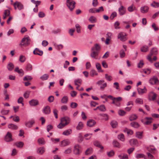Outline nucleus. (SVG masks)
Listing matches in <instances>:
<instances>
[{
    "label": "nucleus",
    "instance_id": "f257e3e1",
    "mask_svg": "<svg viewBox=\"0 0 159 159\" xmlns=\"http://www.w3.org/2000/svg\"><path fill=\"white\" fill-rule=\"evenodd\" d=\"M70 121V119L68 117H65L62 118L61 120V123L57 125V127L59 129L63 128L68 124Z\"/></svg>",
    "mask_w": 159,
    "mask_h": 159
},
{
    "label": "nucleus",
    "instance_id": "f03ea898",
    "mask_svg": "<svg viewBox=\"0 0 159 159\" xmlns=\"http://www.w3.org/2000/svg\"><path fill=\"white\" fill-rule=\"evenodd\" d=\"M157 49L156 48H153L150 51V53L147 57V59L150 62L152 63V60L151 58L152 56L153 55H155L157 53Z\"/></svg>",
    "mask_w": 159,
    "mask_h": 159
},
{
    "label": "nucleus",
    "instance_id": "7ed1b4c3",
    "mask_svg": "<svg viewBox=\"0 0 159 159\" xmlns=\"http://www.w3.org/2000/svg\"><path fill=\"white\" fill-rule=\"evenodd\" d=\"M81 147L78 144L75 145L74 147L73 152L75 155H79L81 152Z\"/></svg>",
    "mask_w": 159,
    "mask_h": 159
},
{
    "label": "nucleus",
    "instance_id": "20e7f679",
    "mask_svg": "<svg viewBox=\"0 0 159 159\" xmlns=\"http://www.w3.org/2000/svg\"><path fill=\"white\" fill-rule=\"evenodd\" d=\"M127 34L123 32H120L118 34L117 38L120 41L124 42L127 40Z\"/></svg>",
    "mask_w": 159,
    "mask_h": 159
},
{
    "label": "nucleus",
    "instance_id": "39448f33",
    "mask_svg": "<svg viewBox=\"0 0 159 159\" xmlns=\"http://www.w3.org/2000/svg\"><path fill=\"white\" fill-rule=\"evenodd\" d=\"M13 5L15 10L18 9L19 10H21L23 9L24 8L23 5L21 2L18 1L15 2Z\"/></svg>",
    "mask_w": 159,
    "mask_h": 159
},
{
    "label": "nucleus",
    "instance_id": "423d86ee",
    "mask_svg": "<svg viewBox=\"0 0 159 159\" xmlns=\"http://www.w3.org/2000/svg\"><path fill=\"white\" fill-rule=\"evenodd\" d=\"M66 4L67 6L71 11H72L75 8V2L72 0H68Z\"/></svg>",
    "mask_w": 159,
    "mask_h": 159
},
{
    "label": "nucleus",
    "instance_id": "0eeeda50",
    "mask_svg": "<svg viewBox=\"0 0 159 159\" xmlns=\"http://www.w3.org/2000/svg\"><path fill=\"white\" fill-rule=\"evenodd\" d=\"M149 83L151 85L159 83L158 79L157 76H154L151 77L148 81Z\"/></svg>",
    "mask_w": 159,
    "mask_h": 159
},
{
    "label": "nucleus",
    "instance_id": "6e6552de",
    "mask_svg": "<svg viewBox=\"0 0 159 159\" xmlns=\"http://www.w3.org/2000/svg\"><path fill=\"white\" fill-rule=\"evenodd\" d=\"M91 52L90 54L91 57L94 59H97V56L98 55L99 52L98 51L94 50V48H91Z\"/></svg>",
    "mask_w": 159,
    "mask_h": 159
},
{
    "label": "nucleus",
    "instance_id": "1a4fd4ad",
    "mask_svg": "<svg viewBox=\"0 0 159 159\" xmlns=\"http://www.w3.org/2000/svg\"><path fill=\"white\" fill-rule=\"evenodd\" d=\"M70 143V142L69 139H65L61 141L60 146L61 147H65L69 146Z\"/></svg>",
    "mask_w": 159,
    "mask_h": 159
},
{
    "label": "nucleus",
    "instance_id": "9d476101",
    "mask_svg": "<svg viewBox=\"0 0 159 159\" xmlns=\"http://www.w3.org/2000/svg\"><path fill=\"white\" fill-rule=\"evenodd\" d=\"M130 144L132 146H138L139 145V143L138 140L134 139H132L129 140Z\"/></svg>",
    "mask_w": 159,
    "mask_h": 159
},
{
    "label": "nucleus",
    "instance_id": "9b49d317",
    "mask_svg": "<svg viewBox=\"0 0 159 159\" xmlns=\"http://www.w3.org/2000/svg\"><path fill=\"white\" fill-rule=\"evenodd\" d=\"M29 39V37H28L24 38L21 40L20 45L21 46H24L25 45L28 44Z\"/></svg>",
    "mask_w": 159,
    "mask_h": 159
},
{
    "label": "nucleus",
    "instance_id": "f8f14e48",
    "mask_svg": "<svg viewBox=\"0 0 159 159\" xmlns=\"http://www.w3.org/2000/svg\"><path fill=\"white\" fill-rule=\"evenodd\" d=\"M5 139L6 142H10L12 140V135L11 133L8 132L6 135Z\"/></svg>",
    "mask_w": 159,
    "mask_h": 159
},
{
    "label": "nucleus",
    "instance_id": "ddd939ff",
    "mask_svg": "<svg viewBox=\"0 0 159 159\" xmlns=\"http://www.w3.org/2000/svg\"><path fill=\"white\" fill-rule=\"evenodd\" d=\"M119 14L120 15L122 16L124 15L126 12V9L123 6H121L118 9Z\"/></svg>",
    "mask_w": 159,
    "mask_h": 159
},
{
    "label": "nucleus",
    "instance_id": "4468645a",
    "mask_svg": "<svg viewBox=\"0 0 159 159\" xmlns=\"http://www.w3.org/2000/svg\"><path fill=\"white\" fill-rule=\"evenodd\" d=\"M96 124V122L93 120H89L87 122V125L89 127L94 126Z\"/></svg>",
    "mask_w": 159,
    "mask_h": 159
},
{
    "label": "nucleus",
    "instance_id": "2eb2a0df",
    "mask_svg": "<svg viewBox=\"0 0 159 159\" xmlns=\"http://www.w3.org/2000/svg\"><path fill=\"white\" fill-rule=\"evenodd\" d=\"M149 7L147 6H144L141 7L140 8V11L142 13H145L148 11Z\"/></svg>",
    "mask_w": 159,
    "mask_h": 159
},
{
    "label": "nucleus",
    "instance_id": "dca6fc26",
    "mask_svg": "<svg viewBox=\"0 0 159 159\" xmlns=\"http://www.w3.org/2000/svg\"><path fill=\"white\" fill-rule=\"evenodd\" d=\"M43 112L46 114L50 113L51 112L50 107L48 106L45 107L43 110Z\"/></svg>",
    "mask_w": 159,
    "mask_h": 159
},
{
    "label": "nucleus",
    "instance_id": "f3484780",
    "mask_svg": "<svg viewBox=\"0 0 159 159\" xmlns=\"http://www.w3.org/2000/svg\"><path fill=\"white\" fill-rule=\"evenodd\" d=\"M29 103L30 106H35L38 104L39 101L37 99H33L30 101Z\"/></svg>",
    "mask_w": 159,
    "mask_h": 159
},
{
    "label": "nucleus",
    "instance_id": "a211bd4d",
    "mask_svg": "<svg viewBox=\"0 0 159 159\" xmlns=\"http://www.w3.org/2000/svg\"><path fill=\"white\" fill-rule=\"evenodd\" d=\"M33 53L35 55L41 56L43 54V51L38 48H36L33 51Z\"/></svg>",
    "mask_w": 159,
    "mask_h": 159
},
{
    "label": "nucleus",
    "instance_id": "6ab92c4d",
    "mask_svg": "<svg viewBox=\"0 0 159 159\" xmlns=\"http://www.w3.org/2000/svg\"><path fill=\"white\" fill-rule=\"evenodd\" d=\"M152 118L151 117H146L143 120L145 121L144 122V124L145 125H149L152 122Z\"/></svg>",
    "mask_w": 159,
    "mask_h": 159
},
{
    "label": "nucleus",
    "instance_id": "aec40b11",
    "mask_svg": "<svg viewBox=\"0 0 159 159\" xmlns=\"http://www.w3.org/2000/svg\"><path fill=\"white\" fill-rule=\"evenodd\" d=\"M137 91L139 93L140 95H142L143 93L146 92L147 89H146L145 87H144L143 89L138 88L137 89Z\"/></svg>",
    "mask_w": 159,
    "mask_h": 159
},
{
    "label": "nucleus",
    "instance_id": "412c9836",
    "mask_svg": "<svg viewBox=\"0 0 159 159\" xmlns=\"http://www.w3.org/2000/svg\"><path fill=\"white\" fill-rule=\"evenodd\" d=\"M34 123V121L32 120L28 122H26L25 123V125L26 127L28 128H30L33 125Z\"/></svg>",
    "mask_w": 159,
    "mask_h": 159
},
{
    "label": "nucleus",
    "instance_id": "4be33fe9",
    "mask_svg": "<svg viewBox=\"0 0 159 159\" xmlns=\"http://www.w3.org/2000/svg\"><path fill=\"white\" fill-rule=\"evenodd\" d=\"M45 151V148L43 147H41L37 149V152L39 154H42L44 153Z\"/></svg>",
    "mask_w": 159,
    "mask_h": 159
},
{
    "label": "nucleus",
    "instance_id": "5701e85b",
    "mask_svg": "<svg viewBox=\"0 0 159 159\" xmlns=\"http://www.w3.org/2000/svg\"><path fill=\"white\" fill-rule=\"evenodd\" d=\"M143 132L137 131L136 132L135 136L138 139H141L143 137Z\"/></svg>",
    "mask_w": 159,
    "mask_h": 159
},
{
    "label": "nucleus",
    "instance_id": "b1692460",
    "mask_svg": "<svg viewBox=\"0 0 159 159\" xmlns=\"http://www.w3.org/2000/svg\"><path fill=\"white\" fill-rule=\"evenodd\" d=\"M10 14V11L8 10H6L4 12V15L3 16V19H5L6 17L9 16Z\"/></svg>",
    "mask_w": 159,
    "mask_h": 159
},
{
    "label": "nucleus",
    "instance_id": "393cba45",
    "mask_svg": "<svg viewBox=\"0 0 159 159\" xmlns=\"http://www.w3.org/2000/svg\"><path fill=\"white\" fill-rule=\"evenodd\" d=\"M110 125L112 128H115L117 126L118 123L116 121L113 120L110 123Z\"/></svg>",
    "mask_w": 159,
    "mask_h": 159
},
{
    "label": "nucleus",
    "instance_id": "a878e982",
    "mask_svg": "<svg viewBox=\"0 0 159 159\" xmlns=\"http://www.w3.org/2000/svg\"><path fill=\"white\" fill-rule=\"evenodd\" d=\"M118 157L120 159H128V156L127 154L122 153L118 155Z\"/></svg>",
    "mask_w": 159,
    "mask_h": 159
},
{
    "label": "nucleus",
    "instance_id": "bb28decb",
    "mask_svg": "<svg viewBox=\"0 0 159 159\" xmlns=\"http://www.w3.org/2000/svg\"><path fill=\"white\" fill-rule=\"evenodd\" d=\"M83 127V123L82 122H80L77 126L76 128L77 130H80L82 129Z\"/></svg>",
    "mask_w": 159,
    "mask_h": 159
},
{
    "label": "nucleus",
    "instance_id": "cd10ccee",
    "mask_svg": "<svg viewBox=\"0 0 159 159\" xmlns=\"http://www.w3.org/2000/svg\"><path fill=\"white\" fill-rule=\"evenodd\" d=\"M93 152V150L92 148L90 147L86 150L85 152V154L86 155H88L92 154Z\"/></svg>",
    "mask_w": 159,
    "mask_h": 159
},
{
    "label": "nucleus",
    "instance_id": "c85d7f7f",
    "mask_svg": "<svg viewBox=\"0 0 159 159\" xmlns=\"http://www.w3.org/2000/svg\"><path fill=\"white\" fill-rule=\"evenodd\" d=\"M72 152V148L70 147H69L66 148L64 151V153L65 154H70Z\"/></svg>",
    "mask_w": 159,
    "mask_h": 159
},
{
    "label": "nucleus",
    "instance_id": "c756f323",
    "mask_svg": "<svg viewBox=\"0 0 159 159\" xmlns=\"http://www.w3.org/2000/svg\"><path fill=\"white\" fill-rule=\"evenodd\" d=\"M157 96V94L153 92H151L149 94V97L151 98L152 100L154 101L155 100Z\"/></svg>",
    "mask_w": 159,
    "mask_h": 159
},
{
    "label": "nucleus",
    "instance_id": "7c9ffc66",
    "mask_svg": "<svg viewBox=\"0 0 159 159\" xmlns=\"http://www.w3.org/2000/svg\"><path fill=\"white\" fill-rule=\"evenodd\" d=\"M8 127L9 129H18V126L14 124H9L8 125Z\"/></svg>",
    "mask_w": 159,
    "mask_h": 159
},
{
    "label": "nucleus",
    "instance_id": "2f4dec72",
    "mask_svg": "<svg viewBox=\"0 0 159 159\" xmlns=\"http://www.w3.org/2000/svg\"><path fill=\"white\" fill-rule=\"evenodd\" d=\"M89 20L91 23H95L97 22V20L95 17L93 16H91L89 18Z\"/></svg>",
    "mask_w": 159,
    "mask_h": 159
},
{
    "label": "nucleus",
    "instance_id": "473e14b6",
    "mask_svg": "<svg viewBox=\"0 0 159 159\" xmlns=\"http://www.w3.org/2000/svg\"><path fill=\"white\" fill-rule=\"evenodd\" d=\"M136 9V7L133 4H132L128 7V10L130 12L134 11Z\"/></svg>",
    "mask_w": 159,
    "mask_h": 159
},
{
    "label": "nucleus",
    "instance_id": "72a5a7b5",
    "mask_svg": "<svg viewBox=\"0 0 159 159\" xmlns=\"http://www.w3.org/2000/svg\"><path fill=\"white\" fill-rule=\"evenodd\" d=\"M14 68V65L11 62L9 63L7 66V68L9 71H11Z\"/></svg>",
    "mask_w": 159,
    "mask_h": 159
},
{
    "label": "nucleus",
    "instance_id": "f704fd0d",
    "mask_svg": "<svg viewBox=\"0 0 159 159\" xmlns=\"http://www.w3.org/2000/svg\"><path fill=\"white\" fill-rule=\"evenodd\" d=\"M72 133V130L71 129H67L65 131H64L62 134H63L66 135L68 136L71 134Z\"/></svg>",
    "mask_w": 159,
    "mask_h": 159
},
{
    "label": "nucleus",
    "instance_id": "c9c22d12",
    "mask_svg": "<svg viewBox=\"0 0 159 159\" xmlns=\"http://www.w3.org/2000/svg\"><path fill=\"white\" fill-rule=\"evenodd\" d=\"M74 83L76 85H80L82 84V80L80 79H76L74 80Z\"/></svg>",
    "mask_w": 159,
    "mask_h": 159
},
{
    "label": "nucleus",
    "instance_id": "e433bc0d",
    "mask_svg": "<svg viewBox=\"0 0 159 159\" xmlns=\"http://www.w3.org/2000/svg\"><path fill=\"white\" fill-rule=\"evenodd\" d=\"M68 100V98L67 96H64L61 99V102L63 103L66 104Z\"/></svg>",
    "mask_w": 159,
    "mask_h": 159
},
{
    "label": "nucleus",
    "instance_id": "4c0bfd02",
    "mask_svg": "<svg viewBox=\"0 0 159 159\" xmlns=\"http://www.w3.org/2000/svg\"><path fill=\"white\" fill-rule=\"evenodd\" d=\"M25 69L26 71H30L32 70V66L30 63H28L27 64Z\"/></svg>",
    "mask_w": 159,
    "mask_h": 159
},
{
    "label": "nucleus",
    "instance_id": "58836bf2",
    "mask_svg": "<svg viewBox=\"0 0 159 159\" xmlns=\"http://www.w3.org/2000/svg\"><path fill=\"white\" fill-rule=\"evenodd\" d=\"M92 48H94V50L96 51H98V52H99V51L101 49L100 46L98 44H96L94 45V47Z\"/></svg>",
    "mask_w": 159,
    "mask_h": 159
},
{
    "label": "nucleus",
    "instance_id": "ea45409f",
    "mask_svg": "<svg viewBox=\"0 0 159 159\" xmlns=\"http://www.w3.org/2000/svg\"><path fill=\"white\" fill-rule=\"evenodd\" d=\"M118 139L122 142H124L125 140V138L123 134H121L118 136Z\"/></svg>",
    "mask_w": 159,
    "mask_h": 159
},
{
    "label": "nucleus",
    "instance_id": "a19ab883",
    "mask_svg": "<svg viewBox=\"0 0 159 159\" xmlns=\"http://www.w3.org/2000/svg\"><path fill=\"white\" fill-rule=\"evenodd\" d=\"M151 6L156 8L159 7V3L158 2H156L155 1H153L151 4Z\"/></svg>",
    "mask_w": 159,
    "mask_h": 159
},
{
    "label": "nucleus",
    "instance_id": "79ce46f5",
    "mask_svg": "<svg viewBox=\"0 0 159 159\" xmlns=\"http://www.w3.org/2000/svg\"><path fill=\"white\" fill-rule=\"evenodd\" d=\"M138 118L136 114H132L130 115L129 119L130 121H131L136 119Z\"/></svg>",
    "mask_w": 159,
    "mask_h": 159
},
{
    "label": "nucleus",
    "instance_id": "37998d69",
    "mask_svg": "<svg viewBox=\"0 0 159 159\" xmlns=\"http://www.w3.org/2000/svg\"><path fill=\"white\" fill-rule=\"evenodd\" d=\"M130 125L132 127L135 128H138L139 126V124L138 123L136 122H133L131 123L130 124Z\"/></svg>",
    "mask_w": 159,
    "mask_h": 159
},
{
    "label": "nucleus",
    "instance_id": "c03bdc74",
    "mask_svg": "<svg viewBox=\"0 0 159 159\" xmlns=\"http://www.w3.org/2000/svg\"><path fill=\"white\" fill-rule=\"evenodd\" d=\"M142 71L147 75H149L151 72V69L149 68L143 69Z\"/></svg>",
    "mask_w": 159,
    "mask_h": 159
},
{
    "label": "nucleus",
    "instance_id": "a18cd8bd",
    "mask_svg": "<svg viewBox=\"0 0 159 159\" xmlns=\"http://www.w3.org/2000/svg\"><path fill=\"white\" fill-rule=\"evenodd\" d=\"M49 77V75L47 74H44L40 77V79L43 80H47Z\"/></svg>",
    "mask_w": 159,
    "mask_h": 159
},
{
    "label": "nucleus",
    "instance_id": "49530a36",
    "mask_svg": "<svg viewBox=\"0 0 159 159\" xmlns=\"http://www.w3.org/2000/svg\"><path fill=\"white\" fill-rule=\"evenodd\" d=\"M124 132H126L128 135H131L133 133V132L132 130L128 129H125L124 130Z\"/></svg>",
    "mask_w": 159,
    "mask_h": 159
},
{
    "label": "nucleus",
    "instance_id": "de8ad7c7",
    "mask_svg": "<svg viewBox=\"0 0 159 159\" xmlns=\"http://www.w3.org/2000/svg\"><path fill=\"white\" fill-rule=\"evenodd\" d=\"M96 66L98 70V71L99 72H102L103 71L101 69V65L99 63H97L96 64Z\"/></svg>",
    "mask_w": 159,
    "mask_h": 159
},
{
    "label": "nucleus",
    "instance_id": "09e8293b",
    "mask_svg": "<svg viewBox=\"0 0 159 159\" xmlns=\"http://www.w3.org/2000/svg\"><path fill=\"white\" fill-rule=\"evenodd\" d=\"M105 78L108 81H111L112 80V77L111 75H108L107 74H105Z\"/></svg>",
    "mask_w": 159,
    "mask_h": 159
},
{
    "label": "nucleus",
    "instance_id": "8fccbe9b",
    "mask_svg": "<svg viewBox=\"0 0 159 159\" xmlns=\"http://www.w3.org/2000/svg\"><path fill=\"white\" fill-rule=\"evenodd\" d=\"M135 157L137 159L141 158H144V159H146V158L145 157V155L142 153L137 154L136 155Z\"/></svg>",
    "mask_w": 159,
    "mask_h": 159
},
{
    "label": "nucleus",
    "instance_id": "3c124183",
    "mask_svg": "<svg viewBox=\"0 0 159 159\" xmlns=\"http://www.w3.org/2000/svg\"><path fill=\"white\" fill-rule=\"evenodd\" d=\"M113 144L114 147L117 148H120L121 146L120 143L116 141H114L113 142Z\"/></svg>",
    "mask_w": 159,
    "mask_h": 159
},
{
    "label": "nucleus",
    "instance_id": "603ef678",
    "mask_svg": "<svg viewBox=\"0 0 159 159\" xmlns=\"http://www.w3.org/2000/svg\"><path fill=\"white\" fill-rule=\"evenodd\" d=\"M94 144L95 146L100 148L101 149H103V147L101 146L100 143L98 141L94 142Z\"/></svg>",
    "mask_w": 159,
    "mask_h": 159
},
{
    "label": "nucleus",
    "instance_id": "864d4df0",
    "mask_svg": "<svg viewBox=\"0 0 159 159\" xmlns=\"http://www.w3.org/2000/svg\"><path fill=\"white\" fill-rule=\"evenodd\" d=\"M38 142L39 144H44L45 143V141L43 138H39L38 140Z\"/></svg>",
    "mask_w": 159,
    "mask_h": 159
},
{
    "label": "nucleus",
    "instance_id": "5fc2aeb1",
    "mask_svg": "<svg viewBox=\"0 0 159 159\" xmlns=\"http://www.w3.org/2000/svg\"><path fill=\"white\" fill-rule=\"evenodd\" d=\"M135 102L137 104H142L143 103V100L142 99L137 98L135 100Z\"/></svg>",
    "mask_w": 159,
    "mask_h": 159
},
{
    "label": "nucleus",
    "instance_id": "6e6d98bb",
    "mask_svg": "<svg viewBox=\"0 0 159 159\" xmlns=\"http://www.w3.org/2000/svg\"><path fill=\"white\" fill-rule=\"evenodd\" d=\"M19 61L21 62H24L26 60V58L25 56L21 55L20 56Z\"/></svg>",
    "mask_w": 159,
    "mask_h": 159
},
{
    "label": "nucleus",
    "instance_id": "4d7b16f0",
    "mask_svg": "<svg viewBox=\"0 0 159 159\" xmlns=\"http://www.w3.org/2000/svg\"><path fill=\"white\" fill-rule=\"evenodd\" d=\"M98 74L96 71L94 70H91L90 73V75L92 76H93L94 75H97Z\"/></svg>",
    "mask_w": 159,
    "mask_h": 159
},
{
    "label": "nucleus",
    "instance_id": "13d9d810",
    "mask_svg": "<svg viewBox=\"0 0 159 159\" xmlns=\"http://www.w3.org/2000/svg\"><path fill=\"white\" fill-rule=\"evenodd\" d=\"M144 63L143 60H141L138 64V67L139 68H142L144 65Z\"/></svg>",
    "mask_w": 159,
    "mask_h": 159
},
{
    "label": "nucleus",
    "instance_id": "bf43d9fd",
    "mask_svg": "<svg viewBox=\"0 0 159 159\" xmlns=\"http://www.w3.org/2000/svg\"><path fill=\"white\" fill-rule=\"evenodd\" d=\"M99 110L101 111H104L106 110L105 107L103 105H102L100 106H99Z\"/></svg>",
    "mask_w": 159,
    "mask_h": 159
},
{
    "label": "nucleus",
    "instance_id": "052dcab7",
    "mask_svg": "<svg viewBox=\"0 0 159 159\" xmlns=\"http://www.w3.org/2000/svg\"><path fill=\"white\" fill-rule=\"evenodd\" d=\"M141 50L143 52H146L148 50V47L146 46H144L141 48Z\"/></svg>",
    "mask_w": 159,
    "mask_h": 159
},
{
    "label": "nucleus",
    "instance_id": "680f3d73",
    "mask_svg": "<svg viewBox=\"0 0 159 159\" xmlns=\"http://www.w3.org/2000/svg\"><path fill=\"white\" fill-rule=\"evenodd\" d=\"M30 93V91H27L26 92H25L23 94L24 97L25 98H28Z\"/></svg>",
    "mask_w": 159,
    "mask_h": 159
},
{
    "label": "nucleus",
    "instance_id": "e2e57ef3",
    "mask_svg": "<svg viewBox=\"0 0 159 159\" xmlns=\"http://www.w3.org/2000/svg\"><path fill=\"white\" fill-rule=\"evenodd\" d=\"M118 114L120 116H123L125 115L126 112L124 110H120L118 111Z\"/></svg>",
    "mask_w": 159,
    "mask_h": 159
},
{
    "label": "nucleus",
    "instance_id": "0e129e2a",
    "mask_svg": "<svg viewBox=\"0 0 159 159\" xmlns=\"http://www.w3.org/2000/svg\"><path fill=\"white\" fill-rule=\"evenodd\" d=\"M16 146L19 148H22L24 145V143L23 142H19L16 143Z\"/></svg>",
    "mask_w": 159,
    "mask_h": 159
},
{
    "label": "nucleus",
    "instance_id": "69168bd1",
    "mask_svg": "<svg viewBox=\"0 0 159 159\" xmlns=\"http://www.w3.org/2000/svg\"><path fill=\"white\" fill-rule=\"evenodd\" d=\"M33 78L31 76L26 75L23 78V80L24 81H27L29 80H31Z\"/></svg>",
    "mask_w": 159,
    "mask_h": 159
},
{
    "label": "nucleus",
    "instance_id": "338daca9",
    "mask_svg": "<svg viewBox=\"0 0 159 159\" xmlns=\"http://www.w3.org/2000/svg\"><path fill=\"white\" fill-rule=\"evenodd\" d=\"M120 57L121 58L124 57L125 56V53L124 52V51L123 49L121 50L120 51Z\"/></svg>",
    "mask_w": 159,
    "mask_h": 159
},
{
    "label": "nucleus",
    "instance_id": "774afa93",
    "mask_svg": "<svg viewBox=\"0 0 159 159\" xmlns=\"http://www.w3.org/2000/svg\"><path fill=\"white\" fill-rule=\"evenodd\" d=\"M92 134H85L84 136L85 137V139L88 140L90 139L91 137Z\"/></svg>",
    "mask_w": 159,
    "mask_h": 159
}]
</instances>
